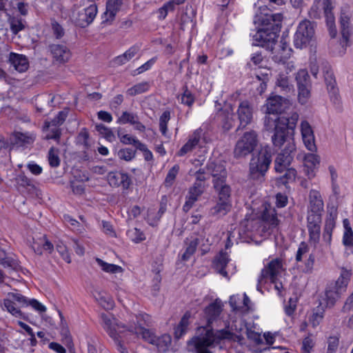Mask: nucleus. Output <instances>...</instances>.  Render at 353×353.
I'll return each instance as SVG.
<instances>
[{
	"instance_id": "f257e3e1",
	"label": "nucleus",
	"mask_w": 353,
	"mask_h": 353,
	"mask_svg": "<svg viewBox=\"0 0 353 353\" xmlns=\"http://www.w3.org/2000/svg\"><path fill=\"white\" fill-rule=\"evenodd\" d=\"M299 115L297 112L291 113L290 117H278L275 119L269 115L264 117V129L273 132L271 139L274 147L280 148L285 146L276 156L274 161V169L276 172L282 173L289 168L293 159L296 146L292 137L296 126Z\"/></svg>"
},
{
	"instance_id": "f03ea898",
	"label": "nucleus",
	"mask_w": 353,
	"mask_h": 353,
	"mask_svg": "<svg viewBox=\"0 0 353 353\" xmlns=\"http://www.w3.org/2000/svg\"><path fill=\"white\" fill-rule=\"evenodd\" d=\"M223 304L219 299L209 304L203 310V317L207 324L199 327L197 330V336L193 338L192 343L196 353H212L208 347L214 343H219L223 339H232L234 334L229 330L230 322L223 321L224 328L214 332L212 325L220 321V316L223 311Z\"/></svg>"
},
{
	"instance_id": "7ed1b4c3",
	"label": "nucleus",
	"mask_w": 353,
	"mask_h": 353,
	"mask_svg": "<svg viewBox=\"0 0 353 353\" xmlns=\"http://www.w3.org/2000/svg\"><path fill=\"white\" fill-rule=\"evenodd\" d=\"M259 9L260 13L255 14L254 23L261 27L252 35L253 45L273 51L281 31L283 15L272 13L266 6H259Z\"/></svg>"
},
{
	"instance_id": "20e7f679",
	"label": "nucleus",
	"mask_w": 353,
	"mask_h": 353,
	"mask_svg": "<svg viewBox=\"0 0 353 353\" xmlns=\"http://www.w3.org/2000/svg\"><path fill=\"white\" fill-rule=\"evenodd\" d=\"M340 270L338 279L335 282H331L326 287L324 299L326 307H331L334 305L336 301L346 292L351 279L352 275L351 269L342 267Z\"/></svg>"
},
{
	"instance_id": "39448f33",
	"label": "nucleus",
	"mask_w": 353,
	"mask_h": 353,
	"mask_svg": "<svg viewBox=\"0 0 353 353\" xmlns=\"http://www.w3.org/2000/svg\"><path fill=\"white\" fill-rule=\"evenodd\" d=\"M272 162V153L269 146L261 149L256 157L250 163V176L254 180H261Z\"/></svg>"
},
{
	"instance_id": "423d86ee",
	"label": "nucleus",
	"mask_w": 353,
	"mask_h": 353,
	"mask_svg": "<svg viewBox=\"0 0 353 353\" xmlns=\"http://www.w3.org/2000/svg\"><path fill=\"white\" fill-rule=\"evenodd\" d=\"M258 143L257 134L255 131L246 132L239 139L234 149V157L236 159L244 158L251 154Z\"/></svg>"
},
{
	"instance_id": "0eeeda50",
	"label": "nucleus",
	"mask_w": 353,
	"mask_h": 353,
	"mask_svg": "<svg viewBox=\"0 0 353 353\" xmlns=\"http://www.w3.org/2000/svg\"><path fill=\"white\" fill-rule=\"evenodd\" d=\"M321 70L330 101L334 105L339 106L341 99L333 70L329 63H323Z\"/></svg>"
},
{
	"instance_id": "6e6552de",
	"label": "nucleus",
	"mask_w": 353,
	"mask_h": 353,
	"mask_svg": "<svg viewBox=\"0 0 353 353\" xmlns=\"http://www.w3.org/2000/svg\"><path fill=\"white\" fill-rule=\"evenodd\" d=\"M314 23L303 20L299 24L294 37V44L297 48L306 47L314 38Z\"/></svg>"
},
{
	"instance_id": "1a4fd4ad",
	"label": "nucleus",
	"mask_w": 353,
	"mask_h": 353,
	"mask_svg": "<svg viewBox=\"0 0 353 353\" xmlns=\"http://www.w3.org/2000/svg\"><path fill=\"white\" fill-rule=\"evenodd\" d=\"M26 296L17 292H9L7 297L3 299V309L10 313L12 316L26 319L25 314L20 310L26 303Z\"/></svg>"
},
{
	"instance_id": "9d476101",
	"label": "nucleus",
	"mask_w": 353,
	"mask_h": 353,
	"mask_svg": "<svg viewBox=\"0 0 353 353\" xmlns=\"http://www.w3.org/2000/svg\"><path fill=\"white\" fill-rule=\"evenodd\" d=\"M283 270L282 261L280 259H274L270 261L261 272L258 279L257 290H260L259 285L265 279H269L271 282L278 281V276L281 274Z\"/></svg>"
},
{
	"instance_id": "9b49d317",
	"label": "nucleus",
	"mask_w": 353,
	"mask_h": 353,
	"mask_svg": "<svg viewBox=\"0 0 353 353\" xmlns=\"http://www.w3.org/2000/svg\"><path fill=\"white\" fill-rule=\"evenodd\" d=\"M291 105L289 99L279 95L270 96L266 100V113L278 114L284 112Z\"/></svg>"
},
{
	"instance_id": "f8f14e48",
	"label": "nucleus",
	"mask_w": 353,
	"mask_h": 353,
	"mask_svg": "<svg viewBox=\"0 0 353 353\" xmlns=\"http://www.w3.org/2000/svg\"><path fill=\"white\" fill-rule=\"evenodd\" d=\"M98 10L96 3H92L85 8L79 11L74 17V23L77 26L85 28L92 23Z\"/></svg>"
},
{
	"instance_id": "ddd939ff",
	"label": "nucleus",
	"mask_w": 353,
	"mask_h": 353,
	"mask_svg": "<svg viewBox=\"0 0 353 353\" xmlns=\"http://www.w3.org/2000/svg\"><path fill=\"white\" fill-rule=\"evenodd\" d=\"M108 183L112 187H121L123 190H127L132 184L130 176L121 171L110 172L107 175Z\"/></svg>"
},
{
	"instance_id": "4468645a",
	"label": "nucleus",
	"mask_w": 353,
	"mask_h": 353,
	"mask_svg": "<svg viewBox=\"0 0 353 353\" xmlns=\"http://www.w3.org/2000/svg\"><path fill=\"white\" fill-rule=\"evenodd\" d=\"M239 125L237 130L243 129L250 124L253 119V108L248 101H241L236 111Z\"/></svg>"
},
{
	"instance_id": "2eb2a0df",
	"label": "nucleus",
	"mask_w": 353,
	"mask_h": 353,
	"mask_svg": "<svg viewBox=\"0 0 353 353\" xmlns=\"http://www.w3.org/2000/svg\"><path fill=\"white\" fill-rule=\"evenodd\" d=\"M205 185H199L193 183V185L188 189L187 195L185 196V202L183 205V210L188 212L199 200V197L205 192Z\"/></svg>"
},
{
	"instance_id": "dca6fc26",
	"label": "nucleus",
	"mask_w": 353,
	"mask_h": 353,
	"mask_svg": "<svg viewBox=\"0 0 353 353\" xmlns=\"http://www.w3.org/2000/svg\"><path fill=\"white\" fill-rule=\"evenodd\" d=\"M123 0H108L105 12L101 16L103 25H110L115 19V17L121 8Z\"/></svg>"
},
{
	"instance_id": "f3484780",
	"label": "nucleus",
	"mask_w": 353,
	"mask_h": 353,
	"mask_svg": "<svg viewBox=\"0 0 353 353\" xmlns=\"http://www.w3.org/2000/svg\"><path fill=\"white\" fill-rule=\"evenodd\" d=\"M53 62L62 64L68 62L71 57L69 48L64 44H51L49 46Z\"/></svg>"
},
{
	"instance_id": "a211bd4d",
	"label": "nucleus",
	"mask_w": 353,
	"mask_h": 353,
	"mask_svg": "<svg viewBox=\"0 0 353 353\" xmlns=\"http://www.w3.org/2000/svg\"><path fill=\"white\" fill-rule=\"evenodd\" d=\"M261 218L264 223L268 225L269 230H272L279 225V221L277 219V213L275 208L267 202L263 204Z\"/></svg>"
},
{
	"instance_id": "6ab92c4d",
	"label": "nucleus",
	"mask_w": 353,
	"mask_h": 353,
	"mask_svg": "<svg viewBox=\"0 0 353 353\" xmlns=\"http://www.w3.org/2000/svg\"><path fill=\"white\" fill-rule=\"evenodd\" d=\"M203 131L201 128L195 130L192 132V134L189 137L188 141L182 146V148L178 152V156L183 157L187 153L192 151L199 144L201 139L203 137Z\"/></svg>"
},
{
	"instance_id": "aec40b11",
	"label": "nucleus",
	"mask_w": 353,
	"mask_h": 353,
	"mask_svg": "<svg viewBox=\"0 0 353 353\" xmlns=\"http://www.w3.org/2000/svg\"><path fill=\"white\" fill-rule=\"evenodd\" d=\"M301 132L303 141L308 150L314 152L316 150L314 143V135L311 125L307 121H303L301 123Z\"/></svg>"
},
{
	"instance_id": "412c9836",
	"label": "nucleus",
	"mask_w": 353,
	"mask_h": 353,
	"mask_svg": "<svg viewBox=\"0 0 353 353\" xmlns=\"http://www.w3.org/2000/svg\"><path fill=\"white\" fill-rule=\"evenodd\" d=\"M332 1L333 0H323V10L325 17L326 24L328 28L330 34L332 38H334L337 31L335 26V18L332 12Z\"/></svg>"
},
{
	"instance_id": "4be33fe9",
	"label": "nucleus",
	"mask_w": 353,
	"mask_h": 353,
	"mask_svg": "<svg viewBox=\"0 0 353 353\" xmlns=\"http://www.w3.org/2000/svg\"><path fill=\"white\" fill-rule=\"evenodd\" d=\"M323 206V201L320 192L316 190H311L309 194V206L307 212L322 214Z\"/></svg>"
},
{
	"instance_id": "5701e85b",
	"label": "nucleus",
	"mask_w": 353,
	"mask_h": 353,
	"mask_svg": "<svg viewBox=\"0 0 353 353\" xmlns=\"http://www.w3.org/2000/svg\"><path fill=\"white\" fill-rule=\"evenodd\" d=\"M207 170L213 177L212 184L219 180L226 181L227 171L222 164L211 162L208 164Z\"/></svg>"
},
{
	"instance_id": "b1692460",
	"label": "nucleus",
	"mask_w": 353,
	"mask_h": 353,
	"mask_svg": "<svg viewBox=\"0 0 353 353\" xmlns=\"http://www.w3.org/2000/svg\"><path fill=\"white\" fill-rule=\"evenodd\" d=\"M350 18V14L346 8H343L341 11L339 22L341 26V33L343 37V40L345 43L348 41L349 37L351 34Z\"/></svg>"
},
{
	"instance_id": "393cba45",
	"label": "nucleus",
	"mask_w": 353,
	"mask_h": 353,
	"mask_svg": "<svg viewBox=\"0 0 353 353\" xmlns=\"http://www.w3.org/2000/svg\"><path fill=\"white\" fill-rule=\"evenodd\" d=\"M230 259L228 254L221 251L214 257L212 265L219 274L227 277L228 272L225 269Z\"/></svg>"
},
{
	"instance_id": "a878e982",
	"label": "nucleus",
	"mask_w": 353,
	"mask_h": 353,
	"mask_svg": "<svg viewBox=\"0 0 353 353\" xmlns=\"http://www.w3.org/2000/svg\"><path fill=\"white\" fill-rule=\"evenodd\" d=\"M9 61L16 70L19 72L26 71L29 67V62L25 55L11 52L9 57Z\"/></svg>"
},
{
	"instance_id": "bb28decb",
	"label": "nucleus",
	"mask_w": 353,
	"mask_h": 353,
	"mask_svg": "<svg viewBox=\"0 0 353 353\" xmlns=\"http://www.w3.org/2000/svg\"><path fill=\"white\" fill-rule=\"evenodd\" d=\"M213 188L218 195L219 201H231V188L226 183V181L219 180L214 182Z\"/></svg>"
},
{
	"instance_id": "cd10ccee",
	"label": "nucleus",
	"mask_w": 353,
	"mask_h": 353,
	"mask_svg": "<svg viewBox=\"0 0 353 353\" xmlns=\"http://www.w3.org/2000/svg\"><path fill=\"white\" fill-rule=\"evenodd\" d=\"M336 215L330 213L325 219L323 232V240L327 244L332 241V231L335 228Z\"/></svg>"
},
{
	"instance_id": "c85d7f7f",
	"label": "nucleus",
	"mask_w": 353,
	"mask_h": 353,
	"mask_svg": "<svg viewBox=\"0 0 353 353\" xmlns=\"http://www.w3.org/2000/svg\"><path fill=\"white\" fill-rule=\"evenodd\" d=\"M140 47L137 45L132 46L123 54L117 56L114 59V63L116 65H123L132 59L139 51Z\"/></svg>"
},
{
	"instance_id": "c756f323",
	"label": "nucleus",
	"mask_w": 353,
	"mask_h": 353,
	"mask_svg": "<svg viewBox=\"0 0 353 353\" xmlns=\"http://www.w3.org/2000/svg\"><path fill=\"white\" fill-rule=\"evenodd\" d=\"M185 243L187 247L181 256V259L186 261L189 260L196 252L197 246L200 243V239L197 237H191L190 239H187Z\"/></svg>"
},
{
	"instance_id": "7c9ffc66",
	"label": "nucleus",
	"mask_w": 353,
	"mask_h": 353,
	"mask_svg": "<svg viewBox=\"0 0 353 353\" xmlns=\"http://www.w3.org/2000/svg\"><path fill=\"white\" fill-rule=\"evenodd\" d=\"M94 297L99 304L105 310L113 308L114 303L112 297L105 292L98 291L95 292Z\"/></svg>"
},
{
	"instance_id": "2f4dec72",
	"label": "nucleus",
	"mask_w": 353,
	"mask_h": 353,
	"mask_svg": "<svg viewBox=\"0 0 353 353\" xmlns=\"http://www.w3.org/2000/svg\"><path fill=\"white\" fill-rule=\"evenodd\" d=\"M191 317V313L189 311H187L182 318L181 319L180 322L178 325L174 329V336L176 339H180L182 337L183 334L187 332L188 325L190 324V319Z\"/></svg>"
},
{
	"instance_id": "473e14b6",
	"label": "nucleus",
	"mask_w": 353,
	"mask_h": 353,
	"mask_svg": "<svg viewBox=\"0 0 353 353\" xmlns=\"http://www.w3.org/2000/svg\"><path fill=\"white\" fill-rule=\"evenodd\" d=\"M276 85L284 94L293 92V85L290 83L287 74L280 73L278 75Z\"/></svg>"
},
{
	"instance_id": "72a5a7b5",
	"label": "nucleus",
	"mask_w": 353,
	"mask_h": 353,
	"mask_svg": "<svg viewBox=\"0 0 353 353\" xmlns=\"http://www.w3.org/2000/svg\"><path fill=\"white\" fill-rule=\"evenodd\" d=\"M129 331L136 334L137 336H141L144 341L150 344L153 345L155 341L154 340L157 336L151 330L146 329L143 327H141V328L134 327L129 329Z\"/></svg>"
},
{
	"instance_id": "f704fd0d",
	"label": "nucleus",
	"mask_w": 353,
	"mask_h": 353,
	"mask_svg": "<svg viewBox=\"0 0 353 353\" xmlns=\"http://www.w3.org/2000/svg\"><path fill=\"white\" fill-rule=\"evenodd\" d=\"M230 208L231 201L218 199L216 205L211 208L210 213L213 216H223L230 210Z\"/></svg>"
},
{
	"instance_id": "c9c22d12",
	"label": "nucleus",
	"mask_w": 353,
	"mask_h": 353,
	"mask_svg": "<svg viewBox=\"0 0 353 353\" xmlns=\"http://www.w3.org/2000/svg\"><path fill=\"white\" fill-rule=\"evenodd\" d=\"M101 319L103 328L106 330L109 336L113 339L117 340V332L114 327H113L112 320L109 315L102 313L101 314Z\"/></svg>"
},
{
	"instance_id": "e433bc0d",
	"label": "nucleus",
	"mask_w": 353,
	"mask_h": 353,
	"mask_svg": "<svg viewBox=\"0 0 353 353\" xmlns=\"http://www.w3.org/2000/svg\"><path fill=\"white\" fill-rule=\"evenodd\" d=\"M297 88L312 87L310 77L306 70H300L296 75Z\"/></svg>"
},
{
	"instance_id": "4c0bfd02",
	"label": "nucleus",
	"mask_w": 353,
	"mask_h": 353,
	"mask_svg": "<svg viewBox=\"0 0 353 353\" xmlns=\"http://www.w3.org/2000/svg\"><path fill=\"white\" fill-rule=\"evenodd\" d=\"M68 111L63 110L57 114V115L51 121H45L44 127L50 128L51 126H57L59 128L65 121L68 117Z\"/></svg>"
},
{
	"instance_id": "58836bf2",
	"label": "nucleus",
	"mask_w": 353,
	"mask_h": 353,
	"mask_svg": "<svg viewBox=\"0 0 353 353\" xmlns=\"http://www.w3.org/2000/svg\"><path fill=\"white\" fill-rule=\"evenodd\" d=\"M154 341H156L153 345H155L159 351L165 352L171 343V337L168 334H163L161 336H156Z\"/></svg>"
},
{
	"instance_id": "ea45409f",
	"label": "nucleus",
	"mask_w": 353,
	"mask_h": 353,
	"mask_svg": "<svg viewBox=\"0 0 353 353\" xmlns=\"http://www.w3.org/2000/svg\"><path fill=\"white\" fill-rule=\"evenodd\" d=\"M117 136L122 143L125 145H133L137 149L138 148L139 145L141 143V142L136 137H132L128 134H124L122 132V130H119L117 131Z\"/></svg>"
},
{
	"instance_id": "a19ab883",
	"label": "nucleus",
	"mask_w": 353,
	"mask_h": 353,
	"mask_svg": "<svg viewBox=\"0 0 353 353\" xmlns=\"http://www.w3.org/2000/svg\"><path fill=\"white\" fill-rule=\"evenodd\" d=\"M10 30L14 34H18L25 28L26 21L19 17H13L10 19Z\"/></svg>"
},
{
	"instance_id": "79ce46f5",
	"label": "nucleus",
	"mask_w": 353,
	"mask_h": 353,
	"mask_svg": "<svg viewBox=\"0 0 353 353\" xmlns=\"http://www.w3.org/2000/svg\"><path fill=\"white\" fill-rule=\"evenodd\" d=\"M150 88L148 82L144 81L134 85L127 90L130 96H136L147 92Z\"/></svg>"
},
{
	"instance_id": "37998d69",
	"label": "nucleus",
	"mask_w": 353,
	"mask_h": 353,
	"mask_svg": "<svg viewBox=\"0 0 353 353\" xmlns=\"http://www.w3.org/2000/svg\"><path fill=\"white\" fill-rule=\"evenodd\" d=\"M179 169V165L175 164L169 170L164 181V185L166 188H170L174 184Z\"/></svg>"
},
{
	"instance_id": "c03bdc74",
	"label": "nucleus",
	"mask_w": 353,
	"mask_h": 353,
	"mask_svg": "<svg viewBox=\"0 0 353 353\" xmlns=\"http://www.w3.org/2000/svg\"><path fill=\"white\" fill-rule=\"evenodd\" d=\"M97 264L101 267L102 270L109 273L122 272L123 268L117 265L108 263L100 259H96Z\"/></svg>"
},
{
	"instance_id": "a18cd8bd",
	"label": "nucleus",
	"mask_w": 353,
	"mask_h": 353,
	"mask_svg": "<svg viewBox=\"0 0 353 353\" xmlns=\"http://www.w3.org/2000/svg\"><path fill=\"white\" fill-rule=\"evenodd\" d=\"M0 264L4 268H14L17 262L12 257L7 255L6 252L0 248Z\"/></svg>"
},
{
	"instance_id": "49530a36",
	"label": "nucleus",
	"mask_w": 353,
	"mask_h": 353,
	"mask_svg": "<svg viewBox=\"0 0 353 353\" xmlns=\"http://www.w3.org/2000/svg\"><path fill=\"white\" fill-rule=\"evenodd\" d=\"M283 175L279 178V181L283 184L294 182L296 176V170L292 168H287Z\"/></svg>"
},
{
	"instance_id": "de8ad7c7",
	"label": "nucleus",
	"mask_w": 353,
	"mask_h": 353,
	"mask_svg": "<svg viewBox=\"0 0 353 353\" xmlns=\"http://www.w3.org/2000/svg\"><path fill=\"white\" fill-rule=\"evenodd\" d=\"M183 94H181V103L191 108L194 103L195 97L187 85L183 88Z\"/></svg>"
},
{
	"instance_id": "09e8293b",
	"label": "nucleus",
	"mask_w": 353,
	"mask_h": 353,
	"mask_svg": "<svg viewBox=\"0 0 353 353\" xmlns=\"http://www.w3.org/2000/svg\"><path fill=\"white\" fill-rule=\"evenodd\" d=\"M307 227L309 232L310 241L313 242L314 244H317L320 239L321 225H307Z\"/></svg>"
},
{
	"instance_id": "8fccbe9b",
	"label": "nucleus",
	"mask_w": 353,
	"mask_h": 353,
	"mask_svg": "<svg viewBox=\"0 0 353 353\" xmlns=\"http://www.w3.org/2000/svg\"><path fill=\"white\" fill-rule=\"evenodd\" d=\"M32 139L28 134L17 132L14 134L12 143L18 146H22L26 143H30Z\"/></svg>"
},
{
	"instance_id": "3c124183",
	"label": "nucleus",
	"mask_w": 353,
	"mask_h": 353,
	"mask_svg": "<svg viewBox=\"0 0 353 353\" xmlns=\"http://www.w3.org/2000/svg\"><path fill=\"white\" fill-rule=\"evenodd\" d=\"M250 303V298L247 296L246 294H244L243 295V307H239L236 305L235 298L234 296H231L230 299V305L232 307V310L234 311H248L250 308L249 304Z\"/></svg>"
},
{
	"instance_id": "603ef678",
	"label": "nucleus",
	"mask_w": 353,
	"mask_h": 353,
	"mask_svg": "<svg viewBox=\"0 0 353 353\" xmlns=\"http://www.w3.org/2000/svg\"><path fill=\"white\" fill-rule=\"evenodd\" d=\"M170 119V111H164L159 118V130L161 134L166 137L168 132V123Z\"/></svg>"
},
{
	"instance_id": "864d4df0",
	"label": "nucleus",
	"mask_w": 353,
	"mask_h": 353,
	"mask_svg": "<svg viewBox=\"0 0 353 353\" xmlns=\"http://www.w3.org/2000/svg\"><path fill=\"white\" fill-rule=\"evenodd\" d=\"M138 119L139 117L137 114L124 111L118 119L117 122L122 124L130 123L132 125Z\"/></svg>"
},
{
	"instance_id": "5fc2aeb1",
	"label": "nucleus",
	"mask_w": 353,
	"mask_h": 353,
	"mask_svg": "<svg viewBox=\"0 0 353 353\" xmlns=\"http://www.w3.org/2000/svg\"><path fill=\"white\" fill-rule=\"evenodd\" d=\"M310 97L311 87L298 88V100L301 104H306Z\"/></svg>"
},
{
	"instance_id": "6e6d98bb",
	"label": "nucleus",
	"mask_w": 353,
	"mask_h": 353,
	"mask_svg": "<svg viewBox=\"0 0 353 353\" xmlns=\"http://www.w3.org/2000/svg\"><path fill=\"white\" fill-rule=\"evenodd\" d=\"M43 129L47 131L45 139L47 140L54 139L57 142L59 141L61 135V130L57 126H51L50 128H45L43 126Z\"/></svg>"
},
{
	"instance_id": "4d7b16f0",
	"label": "nucleus",
	"mask_w": 353,
	"mask_h": 353,
	"mask_svg": "<svg viewBox=\"0 0 353 353\" xmlns=\"http://www.w3.org/2000/svg\"><path fill=\"white\" fill-rule=\"evenodd\" d=\"M320 163V158L318 155L313 153L307 154L304 157L305 167L316 168Z\"/></svg>"
},
{
	"instance_id": "13d9d810",
	"label": "nucleus",
	"mask_w": 353,
	"mask_h": 353,
	"mask_svg": "<svg viewBox=\"0 0 353 353\" xmlns=\"http://www.w3.org/2000/svg\"><path fill=\"white\" fill-rule=\"evenodd\" d=\"M127 234L133 242L137 243L144 241L145 239L143 232L137 228L128 230Z\"/></svg>"
},
{
	"instance_id": "bf43d9fd",
	"label": "nucleus",
	"mask_w": 353,
	"mask_h": 353,
	"mask_svg": "<svg viewBox=\"0 0 353 353\" xmlns=\"http://www.w3.org/2000/svg\"><path fill=\"white\" fill-rule=\"evenodd\" d=\"M96 130L101 135L104 137L109 141L114 140L115 137L111 130V129L107 128L103 124H97L95 125Z\"/></svg>"
},
{
	"instance_id": "052dcab7",
	"label": "nucleus",
	"mask_w": 353,
	"mask_h": 353,
	"mask_svg": "<svg viewBox=\"0 0 353 353\" xmlns=\"http://www.w3.org/2000/svg\"><path fill=\"white\" fill-rule=\"evenodd\" d=\"M136 319L137 322V325L136 327L137 328H141V327H144V326L150 327L152 325V317L148 314H141L139 316H137Z\"/></svg>"
},
{
	"instance_id": "680f3d73",
	"label": "nucleus",
	"mask_w": 353,
	"mask_h": 353,
	"mask_svg": "<svg viewBox=\"0 0 353 353\" xmlns=\"http://www.w3.org/2000/svg\"><path fill=\"white\" fill-rule=\"evenodd\" d=\"M48 162L52 168H57L60 165V159L58 155V150L51 148L48 152Z\"/></svg>"
},
{
	"instance_id": "e2e57ef3",
	"label": "nucleus",
	"mask_w": 353,
	"mask_h": 353,
	"mask_svg": "<svg viewBox=\"0 0 353 353\" xmlns=\"http://www.w3.org/2000/svg\"><path fill=\"white\" fill-rule=\"evenodd\" d=\"M136 151L131 148L121 149L118 152V155L121 159L130 161L135 157Z\"/></svg>"
},
{
	"instance_id": "0e129e2a",
	"label": "nucleus",
	"mask_w": 353,
	"mask_h": 353,
	"mask_svg": "<svg viewBox=\"0 0 353 353\" xmlns=\"http://www.w3.org/2000/svg\"><path fill=\"white\" fill-rule=\"evenodd\" d=\"M339 345V338L337 336H330L327 339V353H336Z\"/></svg>"
},
{
	"instance_id": "69168bd1",
	"label": "nucleus",
	"mask_w": 353,
	"mask_h": 353,
	"mask_svg": "<svg viewBox=\"0 0 353 353\" xmlns=\"http://www.w3.org/2000/svg\"><path fill=\"white\" fill-rule=\"evenodd\" d=\"M26 303L24 304V307L31 306L34 310L39 312H44L46 310V307L39 302L37 299H29L26 297Z\"/></svg>"
},
{
	"instance_id": "338daca9",
	"label": "nucleus",
	"mask_w": 353,
	"mask_h": 353,
	"mask_svg": "<svg viewBox=\"0 0 353 353\" xmlns=\"http://www.w3.org/2000/svg\"><path fill=\"white\" fill-rule=\"evenodd\" d=\"M322 220V214L321 213H312L307 212V225H321Z\"/></svg>"
},
{
	"instance_id": "774afa93",
	"label": "nucleus",
	"mask_w": 353,
	"mask_h": 353,
	"mask_svg": "<svg viewBox=\"0 0 353 353\" xmlns=\"http://www.w3.org/2000/svg\"><path fill=\"white\" fill-rule=\"evenodd\" d=\"M88 139H89V133L86 128H83L81 132L79 133L77 136V141L79 143L85 146V148H88Z\"/></svg>"
}]
</instances>
